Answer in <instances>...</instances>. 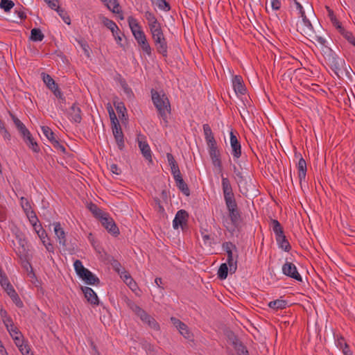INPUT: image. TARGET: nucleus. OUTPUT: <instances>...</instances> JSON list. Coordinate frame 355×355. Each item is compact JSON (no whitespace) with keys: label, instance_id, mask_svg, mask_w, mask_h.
<instances>
[{"label":"nucleus","instance_id":"1","mask_svg":"<svg viewBox=\"0 0 355 355\" xmlns=\"http://www.w3.org/2000/svg\"><path fill=\"white\" fill-rule=\"evenodd\" d=\"M221 186L224 200L229 212V216L233 225H236L240 220L241 214L238 209L234 193L230 180L221 175Z\"/></svg>","mask_w":355,"mask_h":355},{"label":"nucleus","instance_id":"2","mask_svg":"<svg viewBox=\"0 0 355 355\" xmlns=\"http://www.w3.org/2000/svg\"><path fill=\"white\" fill-rule=\"evenodd\" d=\"M128 22L138 45L144 53L150 57L152 55V48L150 47L147 40L146 36L141 29V27L138 23L137 20L130 16L128 18Z\"/></svg>","mask_w":355,"mask_h":355},{"label":"nucleus","instance_id":"3","mask_svg":"<svg viewBox=\"0 0 355 355\" xmlns=\"http://www.w3.org/2000/svg\"><path fill=\"white\" fill-rule=\"evenodd\" d=\"M151 96L152 101L158 111L159 116L167 123V115L171 112V105L168 97L165 94L161 95L153 89L151 90Z\"/></svg>","mask_w":355,"mask_h":355},{"label":"nucleus","instance_id":"4","mask_svg":"<svg viewBox=\"0 0 355 355\" xmlns=\"http://www.w3.org/2000/svg\"><path fill=\"white\" fill-rule=\"evenodd\" d=\"M74 269L76 274L89 285H98L100 279L94 275L90 270L85 268L81 261L77 259L73 263Z\"/></svg>","mask_w":355,"mask_h":355},{"label":"nucleus","instance_id":"5","mask_svg":"<svg viewBox=\"0 0 355 355\" xmlns=\"http://www.w3.org/2000/svg\"><path fill=\"white\" fill-rule=\"evenodd\" d=\"M208 152L209 157L211 158L213 166L217 168L219 173L223 174V165L222 161L220 158V152L216 146H211V148H208Z\"/></svg>","mask_w":355,"mask_h":355},{"label":"nucleus","instance_id":"6","mask_svg":"<svg viewBox=\"0 0 355 355\" xmlns=\"http://www.w3.org/2000/svg\"><path fill=\"white\" fill-rule=\"evenodd\" d=\"M11 337L23 355H33V353L30 352V348L28 345L24 344V336L20 331L14 333Z\"/></svg>","mask_w":355,"mask_h":355},{"label":"nucleus","instance_id":"7","mask_svg":"<svg viewBox=\"0 0 355 355\" xmlns=\"http://www.w3.org/2000/svg\"><path fill=\"white\" fill-rule=\"evenodd\" d=\"M282 272L284 275L296 281L302 282V277L298 272L296 266L291 262L286 261L282 266Z\"/></svg>","mask_w":355,"mask_h":355},{"label":"nucleus","instance_id":"8","mask_svg":"<svg viewBox=\"0 0 355 355\" xmlns=\"http://www.w3.org/2000/svg\"><path fill=\"white\" fill-rule=\"evenodd\" d=\"M100 220H101L102 225L112 235L116 236L119 234V230L118 227L116 226L115 222L107 214Z\"/></svg>","mask_w":355,"mask_h":355},{"label":"nucleus","instance_id":"9","mask_svg":"<svg viewBox=\"0 0 355 355\" xmlns=\"http://www.w3.org/2000/svg\"><path fill=\"white\" fill-rule=\"evenodd\" d=\"M189 218V214L184 209H180L177 211L175 216L173 220V227L177 230L180 227L183 228L187 225Z\"/></svg>","mask_w":355,"mask_h":355},{"label":"nucleus","instance_id":"10","mask_svg":"<svg viewBox=\"0 0 355 355\" xmlns=\"http://www.w3.org/2000/svg\"><path fill=\"white\" fill-rule=\"evenodd\" d=\"M113 135L120 150L124 148V135L119 123L111 125Z\"/></svg>","mask_w":355,"mask_h":355},{"label":"nucleus","instance_id":"11","mask_svg":"<svg viewBox=\"0 0 355 355\" xmlns=\"http://www.w3.org/2000/svg\"><path fill=\"white\" fill-rule=\"evenodd\" d=\"M128 305L144 323L148 324V321L150 319L151 315L148 314L144 309L132 301H130Z\"/></svg>","mask_w":355,"mask_h":355},{"label":"nucleus","instance_id":"12","mask_svg":"<svg viewBox=\"0 0 355 355\" xmlns=\"http://www.w3.org/2000/svg\"><path fill=\"white\" fill-rule=\"evenodd\" d=\"M68 118L73 123H80L82 121V111L77 103H73L67 112Z\"/></svg>","mask_w":355,"mask_h":355},{"label":"nucleus","instance_id":"13","mask_svg":"<svg viewBox=\"0 0 355 355\" xmlns=\"http://www.w3.org/2000/svg\"><path fill=\"white\" fill-rule=\"evenodd\" d=\"M230 145L232 154L234 159H239L241 155V146L233 131L230 132Z\"/></svg>","mask_w":355,"mask_h":355},{"label":"nucleus","instance_id":"14","mask_svg":"<svg viewBox=\"0 0 355 355\" xmlns=\"http://www.w3.org/2000/svg\"><path fill=\"white\" fill-rule=\"evenodd\" d=\"M232 85L236 94L243 95L245 94L246 88L241 76L236 75L233 77Z\"/></svg>","mask_w":355,"mask_h":355},{"label":"nucleus","instance_id":"15","mask_svg":"<svg viewBox=\"0 0 355 355\" xmlns=\"http://www.w3.org/2000/svg\"><path fill=\"white\" fill-rule=\"evenodd\" d=\"M157 51L162 54L163 57L168 55V45L165 37L153 40Z\"/></svg>","mask_w":355,"mask_h":355},{"label":"nucleus","instance_id":"16","mask_svg":"<svg viewBox=\"0 0 355 355\" xmlns=\"http://www.w3.org/2000/svg\"><path fill=\"white\" fill-rule=\"evenodd\" d=\"M53 225L54 227V232L58 238L59 244L62 245L63 247H65L66 236L63 228H62L61 225L59 222L54 223Z\"/></svg>","mask_w":355,"mask_h":355},{"label":"nucleus","instance_id":"17","mask_svg":"<svg viewBox=\"0 0 355 355\" xmlns=\"http://www.w3.org/2000/svg\"><path fill=\"white\" fill-rule=\"evenodd\" d=\"M82 291L87 298V301L92 304H98V298L96 293L90 287L85 286L82 288Z\"/></svg>","mask_w":355,"mask_h":355},{"label":"nucleus","instance_id":"18","mask_svg":"<svg viewBox=\"0 0 355 355\" xmlns=\"http://www.w3.org/2000/svg\"><path fill=\"white\" fill-rule=\"evenodd\" d=\"M299 17H302L303 22V27H302L301 33L307 37L315 31L313 25L310 20L306 17L305 12L303 15H299Z\"/></svg>","mask_w":355,"mask_h":355},{"label":"nucleus","instance_id":"19","mask_svg":"<svg viewBox=\"0 0 355 355\" xmlns=\"http://www.w3.org/2000/svg\"><path fill=\"white\" fill-rule=\"evenodd\" d=\"M275 238L279 248L285 252H289L291 250V246L286 236L284 235V233L281 235H278Z\"/></svg>","mask_w":355,"mask_h":355},{"label":"nucleus","instance_id":"20","mask_svg":"<svg viewBox=\"0 0 355 355\" xmlns=\"http://www.w3.org/2000/svg\"><path fill=\"white\" fill-rule=\"evenodd\" d=\"M139 147L141 151V153L143 156L145 157V159L149 162H152V155H151V150L146 141H139Z\"/></svg>","mask_w":355,"mask_h":355},{"label":"nucleus","instance_id":"21","mask_svg":"<svg viewBox=\"0 0 355 355\" xmlns=\"http://www.w3.org/2000/svg\"><path fill=\"white\" fill-rule=\"evenodd\" d=\"M307 38H309L310 40L313 42H318L322 46V48H325L329 52H331V49L328 48L326 44H327L326 40L324 37H322V36L317 35L315 34V31L313 32L311 34H310V35H308Z\"/></svg>","mask_w":355,"mask_h":355},{"label":"nucleus","instance_id":"22","mask_svg":"<svg viewBox=\"0 0 355 355\" xmlns=\"http://www.w3.org/2000/svg\"><path fill=\"white\" fill-rule=\"evenodd\" d=\"M297 168L299 171L298 176L300 182L302 183V181L305 180L306 174V163L302 157H300L297 163Z\"/></svg>","mask_w":355,"mask_h":355},{"label":"nucleus","instance_id":"23","mask_svg":"<svg viewBox=\"0 0 355 355\" xmlns=\"http://www.w3.org/2000/svg\"><path fill=\"white\" fill-rule=\"evenodd\" d=\"M24 140L29 148H31L33 152L39 153L40 151V148L37 143L35 141L31 133L29 135L26 136V138H24Z\"/></svg>","mask_w":355,"mask_h":355},{"label":"nucleus","instance_id":"24","mask_svg":"<svg viewBox=\"0 0 355 355\" xmlns=\"http://www.w3.org/2000/svg\"><path fill=\"white\" fill-rule=\"evenodd\" d=\"M287 305L288 302L282 299H277L268 303V306L274 310L284 309Z\"/></svg>","mask_w":355,"mask_h":355},{"label":"nucleus","instance_id":"25","mask_svg":"<svg viewBox=\"0 0 355 355\" xmlns=\"http://www.w3.org/2000/svg\"><path fill=\"white\" fill-rule=\"evenodd\" d=\"M227 265L230 268V272L231 274L234 273L236 271L237 269V260H234L233 257V252L232 251H227Z\"/></svg>","mask_w":355,"mask_h":355},{"label":"nucleus","instance_id":"26","mask_svg":"<svg viewBox=\"0 0 355 355\" xmlns=\"http://www.w3.org/2000/svg\"><path fill=\"white\" fill-rule=\"evenodd\" d=\"M329 53L330 56H331V64L332 67L336 70H340L345 62L344 60L339 58L335 53H333L332 51Z\"/></svg>","mask_w":355,"mask_h":355},{"label":"nucleus","instance_id":"27","mask_svg":"<svg viewBox=\"0 0 355 355\" xmlns=\"http://www.w3.org/2000/svg\"><path fill=\"white\" fill-rule=\"evenodd\" d=\"M19 245L21 246L17 250H16V254L20 258V259H26L27 257L28 250L26 247V241L24 239H19Z\"/></svg>","mask_w":355,"mask_h":355},{"label":"nucleus","instance_id":"28","mask_svg":"<svg viewBox=\"0 0 355 355\" xmlns=\"http://www.w3.org/2000/svg\"><path fill=\"white\" fill-rule=\"evenodd\" d=\"M44 38V35L40 28H33L31 31L30 39L33 42H41Z\"/></svg>","mask_w":355,"mask_h":355},{"label":"nucleus","instance_id":"29","mask_svg":"<svg viewBox=\"0 0 355 355\" xmlns=\"http://www.w3.org/2000/svg\"><path fill=\"white\" fill-rule=\"evenodd\" d=\"M175 182L177 187L179 189L180 191H181L183 194H184L187 196H189L190 195V190L189 189V187L187 184L184 181L183 178L178 179Z\"/></svg>","mask_w":355,"mask_h":355},{"label":"nucleus","instance_id":"30","mask_svg":"<svg viewBox=\"0 0 355 355\" xmlns=\"http://www.w3.org/2000/svg\"><path fill=\"white\" fill-rule=\"evenodd\" d=\"M270 227L272 228L273 232L275 234V237L278 235H281L284 234L283 227H282L280 223L275 219H271L270 221Z\"/></svg>","mask_w":355,"mask_h":355},{"label":"nucleus","instance_id":"31","mask_svg":"<svg viewBox=\"0 0 355 355\" xmlns=\"http://www.w3.org/2000/svg\"><path fill=\"white\" fill-rule=\"evenodd\" d=\"M89 211L94 216L101 220L106 214L104 213L96 205L90 203L88 206Z\"/></svg>","mask_w":355,"mask_h":355},{"label":"nucleus","instance_id":"32","mask_svg":"<svg viewBox=\"0 0 355 355\" xmlns=\"http://www.w3.org/2000/svg\"><path fill=\"white\" fill-rule=\"evenodd\" d=\"M42 76L44 83L50 90L53 89L54 87H55V86L58 85L50 75L42 73Z\"/></svg>","mask_w":355,"mask_h":355},{"label":"nucleus","instance_id":"33","mask_svg":"<svg viewBox=\"0 0 355 355\" xmlns=\"http://www.w3.org/2000/svg\"><path fill=\"white\" fill-rule=\"evenodd\" d=\"M228 271H230L229 266L227 263H222L218 270V277L223 280L227 277Z\"/></svg>","mask_w":355,"mask_h":355},{"label":"nucleus","instance_id":"34","mask_svg":"<svg viewBox=\"0 0 355 355\" xmlns=\"http://www.w3.org/2000/svg\"><path fill=\"white\" fill-rule=\"evenodd\" d=\"M101 19H102L103 25L106 26L107 28H109L111 31L112 33H114V31L119 28L116 23L112 20L109 19L108 18L104 16H101Z\"/></svg>","mask_w":355,"mask_h":355},{"label":"nucleus","instance_id":"35","mask_svg":"<svg viewBox=\"0 0 355 355\" xmlns=\"http://www.w3.org/2000/svg\"><path fill=\"white\" fill-rule=\"evenodd\" d=\"M166 158L168 163L171 167V173L180 169L177 162L175 161L173 155L171 153H168L166 154Z\"/></svg>","mask_w":355,"mask_h":355},{"label":"nucleus","instance_id":"36","mask_svg":"<svg viewBox=\"0 0 355 355\" xmlns=\"http://www.w3.org/2000/svg\"><path fill=\"white\" fill-rule=\"evenodd\" d=\"M42 133L44 135L49 139V141L51 143L53 140L56 139L55 137L54 132L51 130V129L48 126H42L41 127Z\"/></svg>","mask_w":355,"mask_h":355},{"label":"nucleus","instance_id":"37","mask_svg":"<svg viewBox=\"0 0 355 355\" xmlns=\"http://www.w3.org/2000/svg\"><path fill=\"white\" fill-rule=\"evenodd\" d=\"M55 10L60 17L62 19V20L68 25L71 24V19L64 9L60 8L59 6H57Z\"/></svg>","mask_w":355,"mask_h":355},{"label":"nucleus","instance_id":"38","mask_svg":"<svg viewBox=\"0 0 355 355\" xmlns=\"http://www.w3.org/2000/svg\"><path fill=\"white\" fill-rule=\"evenodd\" d=\"M109 10H112L114 13L119 12V4L116 0H108L107 2H105Z\"/></svg>","mask_w":355,"mask_h":355},{"label":"nucleus","instance_id":"39","mask_svg":"<svg viewBox=\"0 0 355 355\" xmlns=\"http://www.w3.org/2000/svg\"><path fill=\"white\" fill-rule=\"evenodd\" d=\"M15 6V3L11 0H1L0 7L3 9L5 12H9Z\"/></svg>","mask_w":355,"mask_h":355},{"label":"nucleus","instance_id":"40","mask_svg":"<svg viewBox=\"0 0 355 355\" xmlns=\"http://www.w3.org/2000/svg\"><path fill=\"white\" fill-rule=\"evenodd\" d=\"M291 8L298 11L299 15H303L305 12L302 5L298 1V0H291Z\"/></svg>","mask_w":355,"mask_h":355},{"label":"nucleus","instance_id":"41","mask_svg":"<svg viewBox=\"0 0 355 355\" xmlns=\"http://www.w3.org/2000/svg\"><path fill=\"white\" fill-rule=\"evenodd\" d=\"M107 111H108V113H109V116H110V121H111V125H114V124H116L117 123H119V120L117 119V117L116 116V114L113 110V108L112 107L111 105H109L107 107Z\"/></svg>","mask_w":355,"mask_h":355},{"label":"nucleus","instance_id":"42","mask_svg":"<svg viewBox=\"0 0 355 355\" xmlns=\"http://www.w3.org/2000/svg\"><path fill=\"white\" fill-rule=\"evenodd\" d=\"M184 327H180L178 329L180 333L187 339H189L191 336V334L186 324L184 323Z\"/></svg>","mask_w":355,"mask_h":355},{"label":"nucleus","instance_id":"43","mask_svg":"<svg viewBox=\"0 0 355 355\" xmlns=\"http://www.w3.org/2000/svg\"><path fill=\"white\" fill-rule=\"evenodd\" d=\"M51 144L57 150L60 151L63 154L66 153V148L62 144H61L58 139L53 140Z\"/></svg>","mask_w":355,"mask_h":355},{"label":"nucleus","instance_id":"44","mask_svg":"<svg viewBox=\"0 0 355 355\" xmlns=\"http://www.w3.org/2000/svg\"><path fill=\"white\" fill-rule=\"evenodd\" d=\"M53 93L54 94V95L60 100V102L61 103H65V98L64 96H63V94L62 92L60 91V89H59L58 86H55V87H54L53 89H51Z\"/></svg>","mask_w":355,"mask_h":355},{"label":"nucleus","instance_id":"45","mask_svg":"<svg viewBox=\"0 0 355 355\" xmlns=\"http://www.w3.org/2000/svg\"><path fill=\"white\" fill-rule=\"evenodd\" d=\"M157 5L159 9L165 11H168L171 9L169 3L166 0H158Z\"/></svg>","mask_w":355,"mask_h":355},{"label":"nucleus","instance_id":"46","mask_svg":"<svg viewBox=\"0 0 355 355\" xmlns=\"http://www.w3.org/2000/svg\"><path fill=\"white\" fill-rule=\"evenodd\" d=\"M233 170L238 178L237 182L239 184H242L243 182H245V180L243 176L242 173L237 168V167L235 165L233 166Z\"/></svg>","mask_w":355,"mask_h":355},{"label":"nucleus","instance_id":"47","mask_svg":"<svg viewBox=\"0 0 355 355\" xmlns=\"http://www.w3.org/2000/svg\"><path fill=\"white\" fill-rule=\"evenodd\" d=\"M112 35L116 41L117 44H119L121 46H123V45L121 44L122 36H123V34L121 33V31L119 28L114 31V33H112Z\"/></svg>","mask_w":355,"mask_h":355},{"label":"nucleus","instance_id":"48","mask_svg":"<svg viewBox=\"0 0 355 355\" xmlns=\"http://www.w3.org/2000/svg\"><path fill=\"white\" fill-rule=\"evenodd\" d=\"M116 110L119 113V117H123L125 116V112H126V108L123 103H118L116 105Z\"/></svg>","mask_w":355,"mask_h":355},{"label":"nucleus","instance_id":"49","mask_svg":"<svg viewBox=\"0 0 355 355\" xmlns=\"http://www.w3.org/2000/svg\"><path fill=\"white\" fill-rule=\"evenodd\" d=\"M148 326L155 331H159L160 328L158 322L152 316L150 317V319L148 321Z\"/></svg>","mask_w":355,"mask_h":355},{"label":"nucleus","instance_id":"50","mask_svg":"<svg viewBox=\"0 0 355 355\" xmlns=\"http://www.w3.org/2000/svg\"><path fill=\"white\" fill-rule=\"evenodd\" d=\"M148 26L150 31V33L162 30L161 24L157 20H156L155 22L153 21L151 24H149Z\"/></svg>","mask_w":355,"mask_h":355},{"label":"nucleus","instance_id":"51","mask_svg":"<svg viewBox=\"0 0 355 355\" xmlns=\"http://www.w3.org/2000/svg\"><path fill=\"white\" fill-rule=\"evenodd\" d=\"M144 17L148 21V24L153 23V21H156L157 18L155 15L150 11H146L144 13Z\"/></svg>","mask_w":355,"mask_h":355},{"label":"nucleus","instance_id":"52","mask_svg":"<svg viewBox=\"0 0 355 355\" xmlns=\"http://www.w3.org/2000/svg\"><path fill=\"white\" fill-rule=\"evenodd\" d=\"M205 141H206V143L207 145V148H211V146H217V143L214 138V135L205 137Z\"/></svg>","mask_w":355,"mask_h":355},{"label":"nucleus","instance_id":"53","mask_svg":"<svg viewBox=\"0 0 355 355\" xmlns=\"http://www.w3.org/2000/svg\"><path fill=\"white\" fill-rule=\"evenodd\" d=\"M20 204H21V206L24 211L31 208V205L29 201L28 200L27 198H26L24 197H21L20 198Z\"/></svg>","mask_w":355,"mask_h":355},{"label":"nucleus","instance_id":"54","mask_svg":"<svg viewBox=\"0 0 355 355\" xmlns=\"http://www.w3.org/2000/svg\"><path fill=\"white\" fill-rule=\"evenodd\" d=\"M0 284L3 288L10 284L4 272L0 275Z\"/></svg>","mask_w":355,"mask_h":355},{"label":"nucleus","instance_id":"55","mask_svg":"<svg viewBox=\"0 0 355 355\" xmlns=\"http://www.w3.org/2000/svg\"><path fill=\"white\" fill-rule=\"evenodd\" d=\"M236 349L238 355H249L246 347L243 346L241 343H240L239 345H236Z\"/></svg>","mask_w":355,"mask_h":355},{"label":"nucleus","instance_id":"56","mask_svg":"<svg viewBox=\"0 0 355 355\" xmlns=\"http://www.w3.org/2000/svg\"><path fill=\"white\" fill-rule=\"evenodd\" d=\"M38 236L42 241V243L49 241V239L48 238L47 234L43 228H40V233H39Z\"/></svg>","mask_w":355,"mask_h":355},{"label":"nucleus","instance_id":"57","mask_svg":"<svg viewBox=\"0 0 355 355\" xmlns=\"http://www.w3.org/2000/svg\"><path fill=\"white\" fill-rule=\"evenodd\" d=\"M10 298L17 307L21 308L24 306V304L17 293L12 296Z\"/></svg>","mask_w":355,"mask_h":355},{"label":"nucleus","instance_id":"58","mask_svg":"<svg viewBox=\"0 0 355 355\" xmlns=\"http://www.w3.org/2000/svg\"><path fill=\"white\" fill-rule=\"evenodd\" d=\"M223 248L225 250L226 253L227 251H232L233 249L236 250V247L231 242H225L223 244Z\"/></svg>","mask_w":355,"mask_h":355},{"label":"nucleus","instance_id":"59","mask_svg":"<svg viewBox=\"0 0 355 355\" xmlns=\"http://www.w3.org/2000/svg\"><path fill=\"white\" fill-rule=\"evenodd\" d=\"M10 116H11L15 126L17 129L21 128L23 125H24L17 117H16L12 113L9 112Z\"/></svg>","mask_w":355,"mask_h":355},{"label":"nucleus","instance_id":"60","mask_svg":"<svg viewBox=\"0 0 355 355\" xmlns=\"http://www.w3.org/2000/svg\"><path fill=\"white\" fill-rule=\"evenodd\" d=\"M336 345H337V346H338L340 349H343V347H345V348H346V347L348 346V345H347V343L345 342V338H343V337H340V338H338L337 339V340H336Z\"/></svg>","mask_w":355,"mask_h":355},{"label":"nucleus","instance_id":"61","mask_svg":"<svg viewBox=\"0 0 355 355\" xmlns=\"http://www.w3.org/2000/svg\"><path fill=\"white\" fill-rule=\"evenodd\" d=\"M171 321L172 322V324L177 328V329H179L180 327H184V322H182V321H180L179 319L175 318V317H171Z\"/></svg>","mask_w":355,"mask_h":355},{"label":"nucleus","instance_id":"62","mask_svg":"<svg viewBox=\"0 0 355 355\" xmlns=\"http://www.w3.org/2000/svg\"><path fill=\"white\" fill-rule=\"evenodd\" d=\"M270 4L272 10H278L281 8V1L280 0H270Z\"/></svg>","mask_w":355,"mask_h":355},{"label":"nucleus","instance_id":"63","mask_svg":"<svg viewBox=\"0 0 355 355\" xmlns=\"http://www.w3.org/2000/svg\"><path fill=\"white\" fill-rule=\"evenodd\" d=\"M112 266L113 268L114 269V270L116 272H117L119 274L123 269L122 268L121 263L118 261H116V260H114V261L112 263Z\"/></svg>","mask_w":355,"mask_h":355},{"label":"nucleus","instance_id":"64","mask_svg":"<svg viewBox=\"0 0 355 355\" xmlns=\"http://www.w3.org/2000/svg\"><path fill=\"white\" fill-rule=\"evenodd\" d=\"M4 290L10 297L14 295L17 294V292L15 291L11 284L8 286L5 287Z\"/></svg>","mask_w":355,"mask_h":355}]
</instances>
